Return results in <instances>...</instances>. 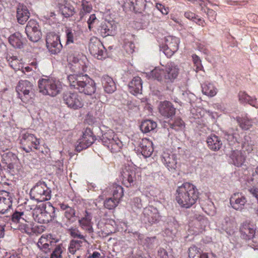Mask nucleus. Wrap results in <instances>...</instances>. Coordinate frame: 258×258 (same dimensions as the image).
<instances>
[{"mask_svg": "<svg viewBox=\"0 0 258 258\" xmlns=\"http://www.w3.org/2000/svg\"><path fill=\"white\" fill-rule=\"evenodd\" d=\"M119 203V201L112 197L106 199L104 202L105 208L109 210L114 209Z\"/></svg>", "mask_w": 258, "mask_h": 258, "instance_id": "nucleus-56", "label": "nucleus"}, {"mask_svg": "<svg viewBox=\"0 0 258 258\" xmlns=\"http://www.w3.org/2000/svg\"><path fill=\"white\" fill-rule=\"evenodd\" d=\"M236 119L240 126L243 130H248L252 125V121L249 119L246 115L242 117L238 116Z\"/></svg>", "mask_w": 258, "mask_h": 258, "instance_id": "nucleus-49", "label": "nucleus"}, {"mask_svg": "<svg viewBox=\"0 0 258 258\" xmlns=\"http://www.w3.org/2000/svg\"><path fill=\"white\" fill-rule=\"evenodd\" d=\"M51 191L44 181L38 182L31 188L30 196L31 200L38 202L48 201L51 199Z\"/></svg>", "mask_w": 258, "mask_h": 258, "instance_id": "nucleus-7", "label": "nucleus"}, {"mask_svg": "<svg viewBox=\"0 0 258 258\" xmlns=\"http://www.w3.org/2000/svg\"><path fill=\"white\" fill-rule=\"evenodd\" d=\"M55 208L50 203H42L34 209L33 217L35 221L47 223L55 217Z\"/></svg>", "mask_w": 258, "mask_h": 258, "instance_id": "nucleus-4", "label": "nucleus"}, {"mask_svg": "<svg viewBox=\"0 0 258 258\" xmlns=\"http://www.w3.org/2000/svg\"><path fill=\"white\" fill-rule=\"evenodd\" d=\"M144 220L153 224L158 223L161 219L158 210L153 206L146 207L143 210Z\"/></svg>", "mask_w": 258, "mask_h": 258, "instance_id": "nucleus-21", "label": "nucleus"}, {"mask_svg": "<svg viewBox=\"0 0 258 258\" xmlns=\"http://www.w3.org/2000/svg\"><path fill=\"white\" fill-rule=\"evenodd\" d=\"M162 161L169 171H174L177 167L176 156L174 154L164 152Z\"/></svg>", "mask_w": 258, "mask_h": 258, "instance_id": "nucleus-30", "label": "nucleus"}, {"mask_svg": "<svg viewBox=\"0 0 258 258\" xmlns=\"http://www.w3.org/2000/svg\"><path fill=\"white\" fill-rule=\"evenodd\" d=\"M46 46L48 51L52 54H58L62 48L59 36L53 32H50L47 34Z\"/></svg>", "mask_w": 258, "mask_h": 258, "instance_id": "nucleus-14", "label": "nucleus"}, {"mask_svg": "<svg viewBox=\"0 0 258 258\" xmlns=\"http://www.w3.org/2000/svg\"><path fill=\"white\" fill-rule=\"evenodd\" d=\"M240 237L245 240H250L255 233V226L249 221L243 222L240 228Z\"/></svg>", "mask_w": 258, "mask_h": 258, "instance_id": "nucleus-22", "label": "nucleus"}, {"mask_svg": "<svg viewBox=\"0 0 258 258\" xmlns=\"http://www.w3.org/2000/svg\"><path fill=\"white\" fill-rule=\"evenodd\" d=\"M196 218L193 221V224L198 230L196 232H201L205 228L207 224V220L201 215H196Z\"/></svg>", "mask_w": 258, "mask_h": 258, "instance_id": "nucleus-46", "label": "nucleus"}, {"mask_svg": "<svg viewBox=\"0 0 258 258\" xmlns=\"http://www.w3.org/2000/svg\"><path fill=\"white\" fill-rule=\"evenodd\" d=\"M90 1L91 0H82V8L79 13L81 19H83L86 14L90 13L92 11V6Z\"/></svg>", "mask_w": 258, "mask_h": 258, "instance_id": "nucleus-48", "label": "nucleus"}, {"mask_svg": "<svg viewBox=\"0 0 258 258\" xmlns=\"http://www.w3.org/2000/svg\"><path fill=\"white\" fill-rule=\"evenodd\" d=\"M39 91L44 95L55 96L61 89L60 82L53 78H46L40 79L38 81Z\"/></svg>", "mask_w": 258, "mask_h": 258, "instance_id": "nucleus-5", "label": "nucleus"}, {"mask_svg": "<svg viewBox=\"0 0 258 258\" xmlns=\"http://www.w3.org/2000/svg\"><path fill=\"white\" fill-rule=\"evenodd\" d=\"M248 245L254 250L258 249V234L255 235L250 240Z\"/></svg>", "mask_w": 258, "mask_h": 258, "instance_id": "nucleus-64", "label": "nucleus"}, {"mask_svg": "<svg viewBox=\"0 0 258 258\" xmlns=\"http://www.w3.org/2000/svg\"><path fill=\"white\" fill-rule=\"evenodd\" d=\"M179 224L178 222L174 219L168 222L167 226L163 231L164 236L168 238V240L173 239L177 232Z\"/></svg>", "mask_w": 258, "mask_h": 258, "instance_id": "nucleus-34", "label": "nucleus"}, {"mask_svg": "<svg viewBox=\"0 0 258 258\" xmlns=\"http://www.w3.org/2000/svg\"><path fill=\"white\" fill-rule=\"evenodd\" d=\"M239 100L241 103H248L252 106L258 108V100L249 96L245 92H240L238 94Z\"/></svg>", "mask_w": 258, "mask_h": 258, "instance_id": "nucleus-40", "label": "nucleus"}, {"mask_svg": "<svg viewBox=\"0 0 258 258\" xmlns=\"http://www.w3.org/2000/svg\"><path fill=\"white\" fill-rule=\"evenodd\" d=\"M12 200L9 199L0 201V213L5 214L12 207Z\"/></svg>", "mask_w": 258, "mask_h": 258, "instance_id": "nucleus-55", "label": "nucleus"}, {"mask_svg": "<svg viewBox=\"0 0 258 258\" xmlns=\"http://www.w3.org/2000/svg\"><path fill=\"white\" fill-rule=\"evenodd\" d=\"M84 243H88L87 241L77 239L72 240L70 242L68 248L69 252L72 254H75L77 258H82V247Z\"/></svg>", "mask_w": 258, "mask_h": 258, "instance_id": "nucleus-28", "label": "nucleus"}, {"mask_svg": "<svg viewBox=\"0 0 258 258\" xmlns=\"http://www.w3.org/2000/svg\"><path fill=\"white\" fill-rule=\"evenodd\" d=\"M158 109L159 113L166 118H169L173 116L176 112L175 108L168 101H160L158 106Z\"/></svg>", "mask_w": 258, "mask_h": 258, "instance_id": "nucleus-23", "label": "nucleus"}, {"mask_svg": "<svg viewBox=\"0 0 258 258\" xmlns=\"http://www.w3.org/2000/svg\"><path fill=\"white\" fill-rule=\"evenodd\" d=\"M200 248L193 245L188 248V256L189 258H201L203 253Z\"/></svg>", "mask_w": 258, "mask_h": 258, "instance_id": "nucleus-54", "label": "nucleus"}, {"mask_svg": "<svg viewBox=\"0 0 258 258\" xmlns=\"http://www.w3.org/2000/svg\"><path fill=\"white\" fill-rule=\"evenodd\" d=\"M131 206L134 212L141 210L143 206L142 200L139 198H135L131 201Z\"/></svg>", "mask_w": 258, "mask_h": 258, "instance_id": "nucleus-57", "label": "nucleus"}, {"mask_svg": "<svg viewBox=\"0 0 258 258\" xmlns=\"http://www.w3.org/2000/svg\"><path fill=\"white\" fill-rule=\"evenodd\" d=\"M9 41L14 47L21 48L23 47L24 39L20 33L16 32L9 37Z\"/></svg>", "mask_w": 258, "mask_h": 258, "instance_id": "nucleus-41", "label": "nucleus"}, {"mask_svg": "<svg viewBox=\"0 0 258 258\" xmlns=\"http://www.w3.org/2000/svg\"><path fill=\"white\" fill-rule=\"evenodd\" d=\"M203 93L210 97L215 96L217 93V88L210 82H206L202 85Z\"/></svg>", "mask_w": 258, "mask_h": 258, "instance_id": "nucleus-43", "label": "nucleus"}, {"mask_svg": "<svg viewBox=\"0 0 258 258\" xmlns=\"http://www.w3.org/2000/svg\"><path fill=\"white\" fill-rule=\"evenodd\" d=\"M123 195V188L121 187V186L117 184H114L113 185L112 198L117 200V201H119V202Z\"/></svg>", "mask_w": 258, "mask_h": 258, "instance_id": "nucleus-53", "label": "nucleus"}, {"mask_svg": "<svg viewBox=\"0 0 258 258\" xmlns=\"http://www.w3.org/2000/svg\"><path fill=\"white\" fill-rule=\"evenodd\" d=\"M101 83L105 93L111 94L116 89V84L113 79L108 75H103L101 78Z\"/></svg>", "mask_w": 258, "mask_h": 258, "instance_id": "nucleus-35", "label": "nucleus"}, {"mask_svg": "<svg viewBox=\"0 0 258 258\" xmlns=\"http://www.w3.org/2000/svg\"><path fill=\"white\" fill-rule=\"evenodd\" d=\"M157 127V123L150 119L143 121L140 125V129L143 133H147L154 131Z\"/></svg>", "mask_w": 258, "mask_h": 258, "instance_id": "nucleus-42", "label": "nucleus"}, {"mask_svg": "<svg viewBox=\"0 0 258 258\" xmlns=\"http://www.w3.org/2000/svg\"><path fill=\"white\" fill-rule=\"evenodd\" d=\"M98 22L99 20L97 18L95 14H93L90 15L87 20V24L89 30H92V29L98 23Z\"/></svg>", "mask_w": 258, "mask_h": 258, "instance_id": "nucleus-61", "label": "nucleus"}, {"mask_svg": "<svg viewBox=\"0 0 258 258\" xmlns=\"http://www.w3.org/2000/svg\"><path fill=\"white\" fill-rule=\"evenodd\" d=\"M230 158L231 162L235 166L237 167L243 165L245 161L246 156L244 152L240 150H234L232 151Z\"/></svg>", "mask_w": 258, "mask_h": 258, "instance_id": "nucleus-38", "label": "nucleus"}, {"mask_svg": "<svg viewBox=\"0 0 258 258\" xmlns=\"http://www.w3.org/2000/svg\"><path fill=\"white\" fill-rule=\"evenodd\" d=\"M164 42L160 47V51L167 57H171L178 49L179 39L176 37L167 36L164 37Z\"/></svg>", "mask_w": 258, "mask_h": 258, "instance_id": "nucleus-12", "label": "nucleus"}, {"mask_svg": "<svg viewBox=\"0 0 258 258\" xmlns=\"http://www.w3.org/2000/svg\"><path fill=\"white\" fill-rule=\"evenodd\" d=\"M25 32L29 39L33 42L38 41L41 37V32L36 21L31 19L27 23Z\"/></svg>", "mask_w": 258, "mask_h": 258, "instance_id": "nucleus-15", "label": "nucleus"}, {"mask_svg": "<svg viewBox=\"0 0 258 258\" xmlns=\"http://www.w3.org/2000/svg\"><path fill=\"white\" fill-rule=\"evenodd\" d=\"M198 198V190L195 185L190 183L185 182L176 189L175 200L181 208H190L196 204Z\"/></svg>", "mask_w": 258, "mask_h": 258, "instance_id": "nucleus-1", "label": "nucleus"}, {"mask_svg": "<svg viewBox=\"0 0 258 258\" xmlns=\"http://www.w3.org/2000/svg\"><path fill=\"white\" fill-rule=\"evenodd\" d=\"M101 141L103 144L112 153L120 151L123 146L122 142L112 130H108L104 133Z\"/></svg>", "mask_w": 258, "mask_h": 258, "instance_id": "nucleus-8", "label": "nucleus"}, {"mask_svg": "<svg viewBox=\"0 0 258 258\" xmlns=\"http://www.w3.org/2000/svg\"><path fill=\"white\" fill-rule=\"evenodd\" d=\"M59 206L60 209L64 212L63 222L66 226L69 227L77 221L75 210L72 207L64 203L60 204Z\"/></svg>", "mask_w": 258, "mask_h": 258, "instance_id": "nucleus-20", "label": "nucleus"}, {"mask_svg": "<svg viewBox=\"0 0 258 258\" xmlns=\"http://www.w3.org/2000/svg\"><path fill=\"white\" fill-rule=\"evenodd\" d=\"M120 179L122 184L125 186H133L137 179L135 169L132 167H125L121 172Z\"/></svg>", "mask_w": 258, "mask_h": 258, "instance_id": "nucleus-16", "label": "nucleus"}, {"mask_svg": "<svg viewBox=\"0 0 258 258\" xmlns=\"http://www.w3.org/2000/svg\"><path fill=\"white\" fill-rule=\"evenodd\" d=\"M139 150L144 157L147 158L150 157L153 152L152 142L146 138L142 139L140 142Z\"/></svg>", "mask_w": 258, "mask_h": 258, "instance_id": "nucleus-32", "label": "nucleus"}, {"mask_svg": "<svg viewBox=\"0 0 258 258\" xmlns=\"http://www.w3.org/2000/svg\"><path fill=\"white\" fill-rule=\"evenodd\" d=\"M165 71L163 69L155 68L150 73V77L157 80L162 84L165 83L164 82Z\"/></svg>", "mask_w": 258, "mask_h": 258, "instance_id": "nucleus-47", "label": "nucleus"}, {"mask_svg": "<svg viewBox=\"0 0 258 258\" xmlns=\"http://www.w3.org/2000/svg\"><path fill=\"white\" fill-rule=\"evenodd\" d=\"M246 202L245 197L240 192L233 194L230 199V203L231 207L234 209L238 211H241L244 209Z\"/></svg>", "mask_w": 258, "mask_h": 258, "instance_id": "nucleus-25", "label": "nucleus"}, {"mask_svg": "<svg viewBox=\"0 0 258 258\" xmlns=\"http://www.w3.org/2000/svg\"><path fill=\"white\" fill-rule=\"evenodd\" d=\"M67 61L74 72H80L87 71L88 59L85 55L70 50L68 53Z\"/></svg>", "mask_w": 258, "mask_h": 258, "instance_id": "nucleus-6", "label": "nucleus"}, {"mask_svg": "<svg viewBox=\"0 0 258 258\" xmlns=\"http://www.w3.org/2000/svg\"><path fill=\"white\" fill-rule=\"evenodd\" d=\"M143 83L140 77H135L128 84L130 92L133 95H137L142 93Z\"/></svg>", "mask_w": 258, "mask_h": 258, "instance_id": "nucleus-36", "label": "nucleus"}, {"mask_svg": "<svg viewBox=\"0 0 258 258\" xmlns=\"http://www.w3.org/2000/svg\"><path fill=\"white\" fill-rule=\"evenodd\" d=\"M6 59L9 62L10 66L14 70H20L21 68V64L20 60L16 56H11L8 54L6 56Z\"/></svg>", "mask_w": 258, "mask_h": 258, "instance_id": "nucleus-50", "label": "nucleus"}, {"mask_svg": "<svg viewBox=\"0 0 258 258\" xmlns=\"http://www.w3.org/2000/svg\"><path fill=\"white\" fill-rule=\"evenodd\" d=\"M21 70L22 73L28 77L32 76L38 71V64L36 60H33L25 67H21Z\"/></svg>", "mask_w": 258, "mask_h": 258, "instance_id": "nucleus-44", "label": "nucleus"}, {"mask_svg": "<svg viewBox=\"0 0 258 258\" xmlns=\"http://www.w3.org/2000/svg\"><path fill=\"white\" fill-rule=\"evenodd\" d=\"M122 5V8L125 11H134L136 13H142L146 6V0H126Z\"/></svg>", "mask_w": 258, "mask_h": 258, "instance_id": "nucleus-18", "label": "nucleus"}, {"mask_svg": "<svg viewBox=\"0 0 258 258\" xmlns=\"http://www.w3.org/2000/svg\"><path fill=\"white\" fill-rule=\"evenodd\" d=\"M58 241V239L53 238L51 234L42 236L37 242V245L40 249L47 253L50 252V250Z\"/></svg>", "mask_w": 258, "mask_h": 258, "instance_id": "nucleus-19", "label": "nucleus"}, {"mask_svg": "<svg viewBox=\"0 0 258 258\" xmlns=\"http://www.w3.org/2000/svg\"><path fill=\"white\" fill-rule=\"evenodd\" d=\"M94 141L93 133L90 128H86L82 137L78 140L76 145V150L81 152L91 146Z\"/></svg>", "mask_w": 258, "mask_h": 258, "instance_id": "nucleus-17", "label": "nucleus"}, {"mask_svg": "<svg viewBox=\"0 0 258 258\" xmlns=\"http://www.w3.org/2000/svg\"><path fill=\"white\" fill-rule=\"evenodd\" d=\"M59 12L64 17L68 18L74 15V9L72 6L62 5L59 7Z\"/></svg>", "mask_w": 258, "mask_h": 258, "instance_id": "nucleus-52", "label": "nucleus"}, {"mask_svg": "<svg viewBox=\"0 0 258 258\" xmlns=\"http://www.w3.org/2000/svg\"><path fill=\"white\" fill-rule=\"evenodd\" d=\"M236 227V224L234 220L229 217L225 218L221 223L222 229L229 235H231L234 233Z\"/></svg>", "mask_w": 258, "mask_h": 258, "instance_id": "nucleus-39", "label": "nucleus"}, {"mask_svg": "<svg viewBox=\"0 0 258 258\" xmlns=\"http://www.w3.org/2000/svg\"><path fill=\"white\" fill-rule=\"evenodd\" d=\"M134 237L140 241L141 244H144L149 248H153L158 245V240L156 237L143 238V235L138 232L134 233Z\"/></svg>", "mask_w": 258, "mask_h": 258, "instance_id": "nucleus-33", "label": "nucleus"}, {"mask_svg": "<svg viewBox=\"0 0 258 258\" xmlns=\"http://www.w3.org/2000/svg\"><path fill=\"white\" fill-rule=\"evenodd\" d=\"M192 58L195 67H196V72L202 70L203 67L200 57L196 54H194L192 55Z\"/></svg>", "mask_w": 258, "mask_h": 258, "instance_id": "nucleus-63", "label": "nucleus"}, {"mask_svg": "<svg viewBox=\"0 0 258 258\" xmlns=\"http://www.w3.org/2000/svg\"><path fill=\"white\" fill-rule=\"evenodd\" d=\"M116 26L110 22H102L97 29L99 34L102 37H105L109 35H113L115 33Z\"/></svg>", "mask_w": 258, "mask_h": 258, "instance_id": "nucleus-29", "label": "nucleus"}, {"mask_svg": "<svg viewBox=\"0 0 258 258\" xmlns=\"http://www.w3.org/2000/svg\"><path fill=\"white\" fill-rule=\"evenodd\" d=\"M206 142L208 148L213 151L219 150L222 145L220 138L213 134L210 135L207 138Z\"/></svg>", "mask_w": 258, "mask_h": 258, "instance_id": "nucleus-37", "label": "nucleus"}, {"mask_svg": "<svg viewBox=\"0 0 258 258\" xmlns=\"http://www.w3.org/2000/svg\"><path fill=\"white\" fill-rule=\"evenodd\" d=\"M169 125L171 130L177 131L182 128L183 125V122L181 119L177 118L173 122L170 123Z\"/></svg>", "mask_w": 258, "mask_h": 258, "instance_id": "nucleus-62", "label": "nucleus"}, {"mask_svg": "<svg viewBox=\"0 0 258 258\" xmlns=\"http://www.w3.org/2000/svg\"><path fill=\"white\" fill-rule=\"evenodd\" d=\"M120 41L123 47L127 53H132L135 51V36L130 33H124L120 36Z\"/></svg>", "mask_w": 258, "mask_h": 258, "instance_id": "nucleus-27", "label": "nucleus"}, {"mask_svg": "<svg viewBox=\"0 0 258 258\" xmlns=\"http://www.w3.org/2000/svg\"><path fill=\"white\" fill-rule=\"evenodd\" d=\"M89 48L90 53L97 59L102 60L107 57L106 49L97 38H94L90 40Z\"/></svg>", "mask_w": 258, "mask_h": 258, "instance_id": "nucleus-13", "label": "nucleus"}, {"mask_svg": "<svg viewBox=\"0 0 258 258\" xmlns=\"http://www.w3.org/2000/svg\"><path fill=\"white\" fill-rule=\"evenodd\" d=\"M224 138L230 145H233L235 143L239 144L241 142L240 135L236 131L233 133L231 130L228 131L225 133Z\"/></svg>", "mask_w": 258, "mask_h": 258, "instance_id": "nucleus-45", "label": "nucleus"}, {"mask_svg": "<svg viewBox=\"0 0 258 258\" xmlns=\"http://www.w3.org/2000/svg\"><path fill=\"white\" fill-rule=\"evenodd\" d=\"M30 17V13L27 7L23 4H19L17 7L16 18L18 22L24 24Z\"/></svg>", "mask_w": 258, "mask_h": 258, "instance_id": "nucleus-31", "label": "nucleus"}, {"mask_svg": "<svg viewBox=\"0 0 258 258\" xmlns=\"http://www.w3.org/2000/svg\"><path fill=\"white\" fill-rule=\"evenodd\" d=\"M62 99L63 103L71 109L78 110L84 106V100L77 93H64Z\"/></svg>", "mask_w": 258, "mask_h": 258, "instance_id": "nucleus-11", "label": "nucleus"}, {"mask_svg": "<svg viewBox=\"0 0 258 258\" xmlns=\"http://www.w3.org/2000/svg\"><path fill=\"white\" fill-rule=\"evenodd\" d=\"M19 98L24 103H28L33 95V85L27 80H20L16 88Z\"/></svg>", "mask_w": 258, "mask_h": 258, "instance_id": "nucleus-9", "label": "nucleus"}, {"mask_svg": "<svg viewBox=\"0 0 258 258\" xmlns=\"http://www.w3.org/2000/svg\"><path fill=\"white\" fill-rule=\"evenodd\" d=\"M68 80L71 88L81 93L91 95L96 91L95 82L87 75L71 74L68 76Z\"/></svg>", "mask_w": 258, "mask_h": 258, "instance_id": "nucleus-2", "label": "nucleus"}, {"mask_svg": "<svg viewBox=\"0 0 258 258\" xmlns=\"http://www.w3.org/2000/svg\"><path fill=\"white\" fill-rule=\"evenodd\" d=\"M191 117L195 119H200L204 115V111L201 108H193L190 110Z\"/></svg>", "mask_w": 258, "mask_h": 258, "instance_id": "nucleus-60", "label": "nucleus"}, {"mask_svg": "<svg viewBox=\"0 0 258 258\" xmlns=\"http://www.w3.org/2000/svg\"><path fill=\"white\" fill-rule=\"evenodd\" d=\"M20 138L21 146L27 153L33 150L39 149V139L37 138L34 135L26 132L22 133Z\"/></svg>", "mask_w": 258, "mask_h": 258, "instance_id": "nucleus-10", "label": "nucleus"}, {"mask_svg": "<svg viewBox=\"0 0 258 258\" xmlns=\"http://www.w3.org/2000/svg\"><path fill=\"white\" fill-rule=\"evenodd\" d=\"M179 74L178 66L174 62L168 63L165 67L164 82L166 83H172L177 77Z\"/></svg>", "mask_w": 258, "mask_h": 258, "instance_id": "nucleus-24", "label": "nucleus"}, {"mask_svg": "<svg viewBox=\"0 0 258 258\" xmlns=\"http://www.w3.org/2000/svg\"><path fill=\"white\" fill-rule=\"evenodd\" d=\"M92 219V214L87 211H85L84 216L78 220L81 228L89 234H93L94 232L93 222Z\"/></svg>", "mask_w": 258, "mask_h": 258, "instance_id": "nucleus-26", "label": "nucleus"}, {"mask_svg": "<svg viewBox=\"0 0 258 258\" xmlns=\"http://www.w3.org/2000/svg\"><path fill=\"white\" fill-rule=\"evenodd\" d=\"M65 32L67 38L66 44L73 43L75 40L77 39V36L76 31L70 28H67Z\"/></svg>", "mask_w": 258, "mask_h": 258, "instance_id": "nucleus-51", "label": "nucleus"}, {"mask_svg": "<svg viewBox=\"0 0 258 258\" xmlns=\"http://www.w3.org/2000/svg\"><path fill=\"white\" fill-rule=\"evenodd\" d=\"M12 221L17 225V228L28 235L40 233L42 229L31 221L24 212L15 211L12 216Z\"/></svg>", "mask_w": 258, "mask_h": 258, "instance_id": "nucleus-3", "label": "nucleus"}, {"mask_svg": "<svg viewBox=\"0 0 258 258\" xmlns=\"http://www.w3.org/2000/svg\"><path fill=\"white\" fill-rule=\"evenodd\" d=\"M69 231L70 234L73 238H78L79 240H82V241H87L86 239V236L82 234L78 229L71 228L69 229Z\"/></svg>", "mask_w": 258, "mask_h": 258, "instance_id": "nucleus-58", "label": "nucleus"}, {"mask_svg": "<svg viewBox=\"0 0 258 258\" xmlns=\"http://www.w3.org/2000/svg\"><path fill=\"white\" fill-rule=\"evenodd\" d=\"M64 248L62 244H58L56 245L51 253V258H62V253L63 252Z\"/></svg>", "mask_w": 258, "mask_h": 258, "instance_id": "nucleus-59", "label": "nucleus"}]
</instances>
